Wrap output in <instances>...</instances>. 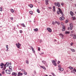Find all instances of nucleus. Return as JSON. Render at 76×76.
<instances>
[{
  "label": "nucleus",
  "instance_id": "1",
  "mask_svg": "<svg viewBox=\"0 0 76 76\" xmlns=\"http://www.w3.org/2000/svg\"><path fill=\"white\" fill-rule=\"evenodd\" d=\"M54 4L55 6H58V7H60V3L58 2H57V3H55Z\"/></svg>",
  "mask_w": 76,
  "mask_h": 76
},
{
  "label": "nucleus",
  "instance_id": "2",
  "mask_svg": "<svg viewBox=\"0 0 76 76\" xmlns=\"http://www.w3.org/2000/svg\"><path fill=\"white\" fill-rule=\"evenodd\" d=\"M5 72L7 74H10V71L8 69L6 70Z\"/></svg>",
  "mask_w": 76,
  "mask_h": 76
},
{
  "label": "nucleus",
  "instance_id": "3",
  "mask_svg": "<svg viewBox=\"0 0 76 76\" xmlns=\"http://www.w3.org/2000/svg\"><path fill=\"white\" fill-rule=\"evenodd\" d=\"M42 62L43 63V64H44L46 66H48V64H47V62L45 61H42Z\"/></svg>",
  "mask_w": 76,
  "mask_h": 76
},
{
  "label": "nucleus",
  "instance_id": "4",
  "mask_svg": "<svg viewBox=\"0 0 76 76\" xmlns=\"http://www.w3.org/2000/svg\"><path fill=\"white\" fill-rule=\"evenodd\" d=\"M70 30H72V28H73V24L72 23H70Z\"/></svg>",
  "mask_w": 76,
  "mask_h": 76
},
{
  "label": "nucleus",
  "instance_id": "5",
  "mask_svg": "<svg viewBox=\"0 0 76 76\" xmlns=\"http://www.w3.org/2000/svg\"><path fill=\"white\" fill-rule=\"evenodd\" d=\"M60 20H64V16H62L61 17H60Z\"/></svg>",
  "mask_w": 76,
  "mask_h": 76
},
{
  "label": "nucleus",
  "instance_id": "6",
  "mask_svg": "<svg viewBox=\"0 0 76 76\" xmlns=\"http://www.w3.org/2000/svg\"><path fill=\"white\" fill-rule=\"evenodd\" d=\"M9 69L11 71V72H12V67L11 66H9Z\"/></svg>",
  "mask_w": 76,
  "mask_h": 76
},
{
  "label": "nucleus",
  "instance_id": "7",
  "mask_svg": "<svg viewBox=\"0 0 76 76\" xmlns=\"http://www.w3.org/2000/svg\"><path fill=\"white\" fill-rule=\"evenodd\" d=\"M23 75L22 73H20V72H19L18 74V76H22Z\"/></svg>",
  "mask_w": 76,
  "mask_h": 76
},
{
  "label": "nucleus",
  "instance_id": "8",
  "mask_svg": "<svg viewBox=\"0 0 76 76\" xmlns=\"http://www.w3.org/2000/svg\"><path fill=\"white\" fill-rule=\"evenodd\" d=\"M47 30H48V31L50 32H51L52 31V30L50 28H47Z\"/></svg>",
  "mask_w": 76,
  "mask_h": 76
},
{
  "label": "nucleus",
  "instance_id": "9",
  "mask_svg": "<svg viewBox=\"0 0 76 76\" xmlns=\"http://www.w3.org/2000/svg\"><path fill=\"white\" fill-rule=\"evenodd\" d=\"M39 66H40V67H41V68H42V69H44V70H46V68H45V67L44 66H41V65H39Z\"/></svg>",
  "mask_w": 76,
  "mask_h": 76
},
{
  "label": "nucleus",
  "instance_id": "10",
  "mask_svg": "<svg viewBox=\"0 0 76 76\" xmlns=\"http://www.w3.org/2000/svg\"><path fill=\"white\" fill-rule=\"evenodd\" d=\"M12 76H16V75H17V74L16 72H13L12 73Z\"/></svg>",
  "mask_w": 76,
  "mask_h": 76
},
{
  "label": "nucleus",
  "instance_id": "11",
  "mask_svg": "<svg viewBox=\"0 0 76 76\" xmlns=\"http://www.w3.org/2000/svg\"><path fill=\"white\" fill-rule=\"evenodd\" d=\"M59 70H60L61 72H63L64 70V69L62 68H61L58 69Z\"/></svg>",
  "mask_w": 76,
  "mask_h": 76
},
{
  "label": "nucleus",
  "instance_id": "12",
  "mask_svg": "<svg viewBox=\"0 0 76 76\" xmlns=\"http://www.w3.org/2000/svg\"><path fill=\"white\" fill-rule=\"evenodd\" d=\"M58 10H59V12L61 14L63 13V12H62V11H61V9H60V8H58Z\"/></svg>",
  "mask_w": 76,
  "mask_h": 76
},
{
  "label": "nucleus",
  "instance_id": "13",
  "mask_svg": "<svg viewBox=\"0 0 76 76\" xmlns=\"http://www.w3.org/2000/svg\"><path fill=\"white\" fill-rule=\"evenodd\" d=\"M55 23L56 24H57V25H60V23L59 22H57V21H56L55 22Z\"/></svg>",
  "mask_w": 76,
  "mask_h": 76
},
{
  "label": "nucleus",
  "instance_id": "14",
  "mask_svg": "<svg viewBox=\"0 0 76 76\" xmlns=\"http://www.w3.org/2000/svg\"><path fill=\"white\" fill-rule=\"evenodd\" d=\"M66 30V28H65V26H64L63 27V29H62V31H64Z\"/></svg>",
  "mask_w": 76,
  "mask_h": 76
},
{
  "label": "nucleus",
  "instance_id": "15",
  "mask_svg": "<svg viewBox=\"0 0 76 76\" xmlns=\"http://www.w3.org/2000/svg\"><path fill=\"white\" fill-rule=\"evenodd\" d=\"M53 11L54 12L56 10V7L55 6H53Z\"/></svg>",
  "mask_w": 76,
  "mask_h": 76
},
{
  "label": "nucleus",
  "instance_id": "16",
  "mask_svg": "<svg viewBox=\"0 0 76 76\" xmlns=\"http://www.w3.org/2000/svg\"><path fill=\"white\" fill-rule=\"evenodd\" d=\"M70 14L71 15V16H73V15H74V14L72 11H71L70 12Z\"/></svg>",
  "mask_w": 76,
  "mask_h": 76
},
{
  "label": "nucleus",
  "instance_id": "17",
  "mask_svg": "<svg viewBox=\"0 0 76 76\" xmlns=\"http://www.w3.org/2000/svg\"><path fill=\"white\" fill-rule=\"evenodd\" d=\"M45 2L46 4H47V5L48 4V0H46L45 1Z\"/></svg>",
  "mask_w": 76,
  "mask_h": 76
},
{
  "label": "nucleus",
  "instance_id": "18",
  "mask_svg": "<svg viewBox=\"0 0 76 76\" xmlns=\"http://www.w3.org/2000/svg\"><path fill=\"white\" fill-rule=\"evenodd\" d=\"M16 45L18 48H20V46L18 45V43L16 44Z\"/></svg>",
  "mask_w": 76,
  "mask_h": 76
},
{
  "label": "nucleus",
  "instance_id": "19",
  "mask_svg": "<svg viewBox=\"0 0 76 76\" xmlns=\"http://www.w3.org/2000/svg\"><path fill=\"white\" fill-rule=\"evenodd\" d=\"M73 38L74 39H76V35L75 34H73Z\"/></svg>",
  "mask_w": 76,
  "mask_h": 76
},
{
  "label": "nucleus",
  "instance_id": "20",
  "mask_svg": "<svg viewBox=\"0 0 76 76\" xmlns=\"http://www.w3.org/2000/svg\"><path fill=\"white\" fill-rule=\"evenodd\" d=\"M53 65L55 66H57V64H56V63L55 62L53 63Z\"/></svg>",
  "mask_w": 76,
  "mask_h": 76
},
{
  "label": "nucleus",
  "instance_id": "21",
  "mask_svg": "<svg viewBox=\"0 0 76 76\" xmlns=\"http://www.w3.org/2000/svg\"><path fill=\"white\" fill-rule=\"evenodd\" d=\"M34 31H36V32H37V31H38V29L37 28L34 29Z\"/></svg>",
  "mask_w": 76,
  "mask_h": 76
},
{
  "label": "nucleus",
  "instance_id": "22",
  "mask_svg": "<svg viewBox=\"0 0 76 76\" xmlns=\"http://www.w3.org/2000/svg\"><path fill=\"white\" fill-rule=\"evenodd\" d=\"M65 34H70V32L69 31H66L65 32Z\"/></svg>",
  "mask_w": 76,
  "mask_h": 76
},
{
  "label": "nucleus",
  "instance_id": "23",
  "mask_svg": "<svg viewBox=\"0 0 76 76\" xmlns=\"http://www.w3.org/2000/svg\"><path fill=\"white\" fill-rule=\"evenodd\" d=\"M37 12H38L39 13H40V12L39 11V9H37Z\"/></svg>",
  "mask_w": 76,
  "mask_h": 76
},
{
  "label": "nucleus",
  "instance_id": "24",
  "mask_svg": "<svg viewBox=\"0 0 76 76\" xmlns=\"http://www.w3.org/2000/svg\"><path fill=\"white\" fill-rule=\"evenodd\" d=\"M30 14H31V15H33V12L32 11H30L29 12Z\"/></svg>",
  "mask_w": 76,
  "mask_h": 76
},
{
  "label": "nucleus",
  "instance_id": "25",
  "mask_svg": "<svg viewBox=\"0 0 76 76\" xmlns=\"http://www.w3.org/2000/svg\"><path fill=\"white\" fill-rule=\"evenodd\" d=\"M4 66V64L3 63H1L0 64V66Z\"/></svg>",
  "mask_w": 76,
  "mask_h": 76
},
{
  "label": "nucleus",
  "instance_id": "26",
  "mask_svg": "<svg viewBox=\"0 0 76 76\" xmlns=\"http://www.w3.org/2000/svg\"><path fill=\"white\" fill-rule=\"evenodd\" d=\"M71 50L72 51V52H75V50L73 49H71Z\"/></svg>",
  "mask_w": 76,
  "mask_h": 76
},
{
  "label": "nucleus",
  "instance_id": "27",
  "mask_svg": "<svg viewBox=\"0 0 76 76\" xmlns=\"http://www.w3.org/2000/svg\"><path fill=\"white\" fill-rule=\"evenodd\" d=\"M30 7H31V8H32L33 7V5L32 4H30Z\"/></svg>",
  "mask_w": 76,
  "mask_h": 76
},
{
  "label": "nucleus",
  "instance_id": "28",
  "mask_svg": "<svg viewBox=\"0 0 76 76\" xmlns=\"http://www.w3.org/2000/svg\"><path fill=\"white\" fill-rule=\"evenodd\" d=\"M22 26H23V27H24V28H25V24H24L23 23L22 24Z\"/></svg>",
  "mask_w": 76,
  "mask_h": 76
},
{
  "label": "nucleus",
  "instance_id": "29",
  "mask_svg": "<svg viewBox=\"0 0 76 76\" xmlns=\"http://www.w3.org/2000/svg\"><path fill=\"white\" fill-rule=\"evenodd\" d=\"M59 35H61V37H64V35H63V34H59Z\"/></svg>",
  "mask_w": 76,
  "mask_h": 76
},
{
  "label": "nucleus",
  "instance_id": "30",
  "mask_svg": "<svg viewBox=\"0 0 76 76\" xmlns=\"http://www.w3.org/2000/svg\"><path fill=\"white\" fill-rule=\"evenodd\" d=\"M26 62L27 64H29V61H28L26 60Z\"/></svg>",
  "mask_w": 76,
  "mask_h": 76
},
{
  "label": "nucleus",
  "instance_id": "31",
  "mask_svg": "<svg viewBox=\"0 0 76 76\" xmlns=\"http://www.w3.org/2000/svg\"><path fill=\"white\" fill-rule=\"evenodd\" d=\"M11 12L12 13H14V10H13V9H11Z\"/></svg>",
  "mask_w": 76,
  "mask_h": 76
},
{
  "label": "nucleus",
  "instance_id": "32",
  "mask_svg": "<svg viewBox=\"0 0 76 76\" xmlns=\"http://www.w3.org/2000/svg\"><path fill=\"white\" fill-rule=\"evenodd\" d=\"M69 68L71 70H72V69H73V67H72V66H69Z\"/></svg>",
  "mask_w": 76,
  "mask_h": 76
},
{
  "label": "nucleus",
  "instance_id": "33",
  "mask_svg": "<svg viewBox=\"0 0 76 76\" xmlns=\"http://www.w3.org/2000/svg\"><path fill=\"white\" fill-rule=\"evenodd\" d=\"M51 75H53V76H56V75H55V74L53 73H51Z\"/></svg>",
  "mask_w": 76,
  "mask_h": 76
},
{
  "label": "nucleus",
  "instance_id": "34",
  "mask_svg": "<svg viewBox=\"0 0 76 76\" xmlns=\"http://www.w3.org/2000/svg\"><path fill=\"white\" fill-rule=\"evenodd\" d=\"M24 74L25 75H27V72H26L25 71H24Z\"/></svg>",
  "mask_w": 76,
  "mask_h": 76
},
{
  "label": "nucleus",
  "instance_id": "35",
  "mask_svg": "<svg viewBox=\"0 0 76 76\" xmlns=\"http://www.w3.org/2000/svg\"><path fill=\"white\" fill-rule=\"evenodd\" d=\"M72 19L73 20H75L76 19V18L74 17H72Z\"/></svg>",
  "mask_w": 76,
  "mask_h": 76
},
{
  "label": "nucleus",
  "instance_id": "36",
  "mask_svg": "<svg viewBox=\"0 0 76 76\" xmlns=\"http://www.w3.org/2000/svg\"><path fill=\"white\" fill-rule=\"evenodd\" d=\"M73 71H74V72H76V69H75V68H74L73 69Z\"/></svg>",
  "mask_w": 76,
  "mask_h": 76
},
{
  "label": "nucleus",
  "instance_id": "37",
  "mask_svg": "<svg viewBox=\"0 0 76 76\" xmlns=\"http://www.w3.org/2000/svg\"><path fill=\"white\" fill-rule=\"evenodd\" d=\"M6 66H4V68L3 69V70H4L6 69Z\"/></svg>",
  "mask_w": 76,
  "mask_h": 76
},
{
  "label": "nucleus",
  "instance_id": "38",
  "mask_svg": "<svg viewBox=\"0 0 76 76\" xmlns=\"http://www.w3.org/2000/svg\"><path fill=\"white\" fill-rule=\"evenodd\" d=\"M21 71L23 72H25V70H24V69H22L21 70Z\"/></svg>",
  "mask_w": 76,
  "mask_h": 76
},
{
  "label": "nucleus",
  "instance_id": "39",
  "mask_svg": "<svg viewBox=\"0 0 76 76\" xmlns=\"http://www.w3.org/2000/svg\"><path fill=\"white\" fill-rule=\"evenodd\" d=\"M70 35L71 37H73V34H71Z\"/></svg>",
  "mask_w": 76,
  "mask_h": 76
},
{
  "label": "nucleus",
  "instance_id": "40",
  "mask_svg": "<svg viewBox=\"0 0 76 76\" xmlns=\"http://www.w3.org/2000/svg\"><path fill=\"white\" fill-rule=\"evenodd\" d=\"M52 62L53 63H55V61L54 60H52Z\"/></svg>",
  "mask_w": 76,
  "mask_h": 76
},
{
  "label": "nucleus",
  "instance_id": "41",
  "mask_svg": "<svg viewBox=\"0 0 76 76\" xmlns=\"http://www.w3.org/2000/svg\"><path fill=\"white\" fill-rule=\"evenodd\" d=\"M59 63H60V61H58L57 64H59Z\"/></svg>",
  "mask_w": 76,
  "mask_h": 76
},
{
  "label": "nucleus",
  "instance_id": "42",
  "mask_svg": "<svg viewBox=\"0 0 76 76\" xmlns=\"http://www.w3.org/2000/svg\"><path fill=\"white\" fill-rule=\"evenodd\" d=\"M61 25H62V26H63V25H64V24L63 23H61Z\"/></svg>",
  "mask_w": 76,
  "mask_h": 76
},
{
  "label": "nucleus",
  "instance_id": "43",
  "mask_svg": "<svg viewBox=\"0 0 76 76\" xmlns=\"http://www.w3.org/2000/svg\"><path fill=\"white\" fill-rule=\"evenodd\" d=\"M52 24H53V25H55V23L54 22H53Z\"/></svg>",
  "mask_w": 76,
  "mask_h": 76
},
{
  "label": "nucleus",
  "instance_id": "44",
  "mask_svg": "<svg viewBox=\"0 0 76 76\" xmlns=\"http://www.w3.org/2000/svg\"><path fill=\"white\" fill-rule=\"evenodd\" d=\"M0 11H3V10L1 8H0Z\"/></svg>",
  "mask_w": 76,
  "mask_h": 76
},
{
  "label": "nucleus",
  "instance_id": "45",
  "mask_svg": "<svg viewBox=\"0 0 76 76\" xmlns=\"http://www.w3.org/2000/svg\"><path fill=\"white\" fill-rule=\"evenodd\" d=\"M18 45L20 46H21V45L20 43H18Z\"/></svg>",
  "mask_w": 76,
  "mask_h": 76
},
{
  "label": "nucleus",
  "instance_id": "46",
  "mask_svg": "<svg viewBox=\"0 0 76 76\" xmlns=\"http://www.w3.org/2000/svg\"><path fill=\"white\" fill-rule=\"evenodd\" d=\"M32 51L33 53H35V50H34V49H33V50H32Z\"/></svg>",
  "mask_w": 76,
  "mask_h": 76
},
{
  "label": "nucleus",
  "instance_id": "47",
  "mask_svg": "<svg viewBox=\"0 0 76 76\" xmlns=\"http://www.w3.org/2000/svg\"><path fill=\"white\" fill-rule=\"evenodd\" d=\"M31 50H34V48H33V47H31Z\"/></svg>",
  "mask_w": 76,
  "mask_h": 76
},
{
  "label": "nucleus",
  "instance_id": "48",
  "mask_svg": "<svg viewBox=\"0 0 76 76\" xmlns=\"http://www.w3.org/2000/svg\"><path fill=\"white\" fill-rule=\"evenodd\" d=\"M60 12L59 11H57V14H59V13Z\"/></svg>",
  "mask_w": 76,
  "mask_h": 76
},
{
  "label": "nucleus",
  "instance_id": "49",
  "mask_svg": "<svg viewBox=\"0 0 76 76\" xmlns=\"http://www.w3.org/2000/svg\"><path fill=\"white\" fill-rule=\"evenodd\" d=\"M6 47L7 48V50H8V45H7L6 46Z\"/></svg>",
  "mask_w": 76,
  "mask_h": 76
},
{
  "label": "nucleus",
  "instance_id": "50",
  "mask_svg": "<svg viewBox=\"0 0 76 76\" xmlns=\"http://www.w3.org/2000/svg\"><path fill=\"white\" fill-rule=\"evenodd\" d=\"M38 51H40V48L39 47L38 48Z\"/></svg>",
  "mask_w": 76,
  "mask_h": 76
},
{
  "label": "nucleus",
  "instance_id": "51",
  "mask_svg": "<svg viewBox=\"0 0 76 76\" xmlns=\"http://www.w3.org/2000/svg\"><path fill=\"white\" fill-rule=\"evenodd\" d=\"M2 74H4L5 73H4V71H2Z\"/></svg>",
  "mask_w": 76,
  "mask_h": 76
},
{
  "label": "nucleus",
  "instance_id": "52",
  "mask_svg": "<svg viewBox=\"0 0 76 76\" xmlns=\"http://www.w3.org/2000/svg\"><path fill=\"white\" fill-rule=\"evenodd\" d=\"M68 22V20H66V23H67V22Z\"/></svg>",
  "mask_w": 76,
  "mask_h": 76
},
{
  "label": "nucleus",
  "instance_id": "53",
  "mask_svg": "<svg viewBox=\"0 0 76 76\" xmlns=\"http://www.w3.org/2000/svg\"><path fill=\"white\" fill-rule=\"evenodd\" d=\"M20 33H22V30H20Z\"/></svg>",
  "mask_w": 76,
  "mask_h": 76
},
{
  "label": "nucleus",
  "instance_id": "54",
  "mask_svg": "<svg viewBox=\"0 0 76 76\" xmlns=\"http://www.w3.org/2000/svg\"><path fill=\"white\" fill-rule=\"evenodd\" d=\"M13 17H11V20H13Z\"/></svg>",
  "mask_w": 76,
  "mask_h": 76
},
{
  "label": "nucleus",
  "instance_id": "55",
  "mask_svg": "<svg viewBox=\"0 0 76 76\" xmlns=\"http://www.w3.org/2000/svg\"><path fill=\"white\" fill-rule=\"evenodd\" d=\"M6 66H7V67L9 66V65H7V64H5Z\"/></svg>",
  "mask_w": 76,
  "mask_h": 76
},
{
  "label": "nucleus",
  "instance_id": "56",
  "mask_svg": "<svg viewBox=\"0 0 76 76\" xmlns=\"http://www.w3.org/2000/svg\"><path fill=\"white\" fill-rule=\"evenodd\" d=\"M6 64L8 65H9V62H7Z\"/></svg>",
  "mask_w": 76,
  "mask_h": 76
},
{
  "label": "nucleus",
  "instance_id": "57",
  "mask_svg": "<svg viewBox=\"0 0 76 76\" xmlns=\"http://www.w3.org/2000/svg\"><path fill=\"white\" fill-rule=\"evenodd\" d=\"M61 15H62V16H64V14H63V12H62V13H61Z\"/></svg>",
  "mask_w": 76,
  "mask_h": 76
},
{
  "label": "nucleus",
  "instance_id": "58",
  "mask_svg": "<svg viewBox=\"0 0 76 76\" xmlns=\"http://www.w3.org/2000/svg\"><path fill=\"white\" fill-rule=\"evenodd\" d=\"M44 54V53L43 52L42 53H40V55H42V54Z\"/></svg>",
  "mask_w": 76,
  "mask_h": 76
},
{
  "label": "nucleus",
  "instance_id": "59",
  "mask_svg": "<svg viewBox=\"0 0 76 76\" xmlns=\"http://www.w3.org/2000/svg\"><path fill=\"white\" fill-rule=\"evenodd\" d=\"M73 43H71V45H73Z\"/></svg>",
  "mask_w": 76,
  "mask_h": 76
},
{
  "label": "nucleus",
  "instance_id": "60",
  "mask_svg": "<svg viewBox=\"0 0 76 76\" xmlns=\"http://www.w3.org/2000/svg\"><path fill=\"white\" fill-rule=\"evenodd\" d=\"M61 5H62V6H63V5H64V4H63V3H61Z\"/></svg>",
  "mask_w": 76,
  "mask_h": 76
},
{
  "label": "nucleus",
  "instance_id": "61",
  "mask_svg": "<svg viewBox=\"0 0 76 76\" xmlns=\"http://www.w3.org/2000/svg\"><path fill=\"white\" fill-rule=\"evenodd\" d=\"M74 72H73V70H72L71 71V73H73Z\"/></svg>",
  "mask_w": 76,
  "mask_h": 76
},
{
  "label": "nucleus",
  "instance_id": "62",
  "mask_svg": "<svg viewBox=\"0 0 76 76\" xmlns=\"http://www.w3.org/2000/svg\"><path fill=\"white\" fill-rule=\"evenodd\" d=\"M10 65H12V63H10Z\"/></svg>",
  "mask_w": 76,
  "mask_h": 76
},
{
  "label": "nucleus",
  "instance_id": "63",
  "mask_svg": "<svg viewBox=\"0 0 76 76\" xmlns=\"http://www.w3.org/2000/svg\"><path fill=\"white\" fill-rule=\"evenodd\" d=\"M1 69H3V66H1Z\"/></svg>",
  "mask_w": 76,
  "mask_h": 76
},
{
  "label": "nucleus",
  "instance_id": "64",
  "mask_svg": "<svg viewBox=\"0 0 76 76\" xmlns=\"http://www.w3.org/2000/svg\"><path fill=\"white\" fill-rule=\"evenodd\" d=\"M0 76H1V74H0Z\"/></svg>",
  "mask_w": 76,
  "mask_h": 76
}]
</instances>
